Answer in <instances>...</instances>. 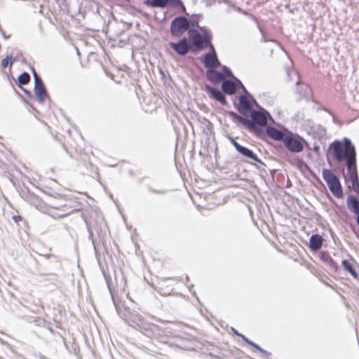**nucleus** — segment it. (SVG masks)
Returning <instances> with one entry per match:
<instances>
[{
  "label": "nucleus",
  "mask_w": 359,
  "mask_h": 359,
  "mask_svg": "<svg viewBox=\"0 0 359 359\" xmlns=\"http://www.w3.org/2000/svg\"><path fill=\"white\" fill-rule=\"evenodd\" d=\"M81 216L86 224L89 238L92 241L95 252L97 255L105 245L107 224L102 216L93 210L90 215L88 214L87 210H84Z\"/></svg>",
  "instance_id": "1"
},
{
  "label": "nucleus",
  "mask_w": 359,
  "mask_h": 359,
  "mask_svg": "<svg viewBox=\"0 0 359 359\" xmlns=\"http://www.w3.org/2000/svg\"><path fill=\"white\" fill-rule=\"evenodd\" d=\"M229 115L257 137H260L264 135L263 127H266L267 118L269 115L264 109L252 110L249 115L250 119L248 117H243L234 111H229Z\"/></svg>",
  "instance_id": "2"
},
{
  "label": "nucleus",
  "mask_w": 359,
  "mask_h": 359,
  "mask_svg": "<svg viewBox=\"0 0 359 359\" xmlns=\"http://www.w3.org/2000/svg\"><path fill=\"white\" fill-rule=\"evenodd\" d=\"M153 340L159 343L168 344L176 349L191 350L193 348L194 337L188 333L174 334L169 329L159 328V332L155 335Z\"/></svg>",
  "instance_id": "3"
},
{
  "label": "nucleus",
  "mask_w": 359,
  "mask_h": 359,
  "mask_svg": "<svg viewBox=\"0 0 359 359\" xmlns=\"http://www.w3.org/2000/svg\"><path fill=\"white\" fill-rule=\"evenodd\" d=\"M153 340L159 343L168 344L176 349L191 350L193 348L194 337L188 333L174 334L169 329L159 328V332L155 335Z\"/></svg>",
  "instance_id": "4"
},
{
  "label": "nucleus",
  "mask_w": 359,
  "mask_h": 359,
  "mask_svg": "<svg viewBox=\"0 0 359 359\" xmlns=\"http://www.w3.org/2000/svg\"><path fill=\"white\" fill-rule=\"evenodd\" d=\"M212 31L206 27H200V31L197 29L189 30V40L192 50H201L212 47Z\"/></svg>",
  "instance_id": "5"
},
{
  "label": "nucleus",
  "mask_w": 359,
  "mask_h": 359,
  "mask_svg": "<svg viewBox=\"0 0 359 359\" xmlns=\"http://www.w3.org/2000/svg\"><path fill=\"white\" fill-rule=\"evenodd\" d=\"M130 325L138 329L143 334L153 339L159 332L160 326L147 322L144 318L136 311H129L126 316Z\"/></svg>",
  "instance_id": "6"
},
{
  "label": "nucleus",
  "mask_w": 359,
  "mask_h": 359,
  "mask_svg": "<svg viewBox=\"0 0 359 359\" xmlns=\"http://www.w3.org/2000/svg\"><path fill=\"white\" fill-rule=\"evenodd\" d=\"M322 175L332 194L338 198H341L344 196L343 189L338 177L329 169H323Z\"/></svg>",
  "instance_id": "7"
},
{
  "label": "nucleus",
  "mask_w": 359,
  "mask_h": 359,
  "mask_svg": "<svg viewBox=\"0 0 359 359\" xmlns=\"http://www.w3.org/2000/svg\"><path fill=\"white\" fill-rule=\"evenodd\" d=\"M79 210V209L72 208V207L67 203L55 204L49 205L47 208H43V211H45L48 215L55 219L63 218Z\"/></svg>",
  "instance_id": "8"
},
{
  "label": "nucleus",
  "mask_w": 359,
  "mask_h": 359,
  "mask_svg": "<svg viewBox=\"0 0 359 359\" xmlns=\"http://www.w3.org/2000/svg\"><path fill=\"white\" fill-rule=\"evenodd\" d=\"M190 29L188 18L183 15L175 17L170 23V31L173 37H180L187 31H188V34H189Z\"/></svg>",
  "instance_id": "9"
},
{
  "label": "nucleus",
  "mask_w": 359,
  "mask_h": 359,
  "mask_svg": "<svg viewBox=\"0 0 359 359\" xmlns=\"http://www.w3.org/2000/svg\"><path fill=\"white\" fill-rule=\"evenodd\" d=\"M287 78L289 81H292L294 78L297 79L295 82L297 86V93L301 97L309 98L311 95V88L300 81L299 73L294 69L287 70Z\"/></svg>",
  "instance_id": "10"
},
{
  "label": "nucleus",
  "mask_w": 359,
  "mask_h": 359,
  "mask_svg": "<svg viewBox=\"0 0 359 359\" xmlns=\"http://www.w3.org/2000/svg\"><path fill=\"white\" fill-rule=\"evenodd\" d=\"M283 142L290 151L299 153L304 149V142L305 141L299 136H292V134H290L286 135Z\"/></svg>",
  "instance_id": "11"
},
{
  "label": "nucleus",
  "mask_w": 359,
  "mask_h": 359,
  "mask_svg": "<svg viewBox=\"0 0 359 359\" xmlns=\"http://www.w3.org/2000/svg\"><path fill=\"white\" fill-rule=\"evenodd\" d=\"M170 47L179 55L184 56L192 50L189 38L183 37L178 42H170Z\"/></svg>",
  "instance_id": "12"
},
{
  "label": "nucleus",
  "mask_w": 359,
  "mask_h": 359,
  "mask_svg": "<svg viewBox=\"0 0 359 359\" xmlns=\"http://www.w3.org/2000/svg\"><path fill=\"white\" fill-rule=\"evenodd\" d=\"M144 4L151 8H164L168 6L174 8L180 6L185 8L181 0H144Z\"/></svg>",
  "instance_id": "13"
},
{
  "label": "nucleus",
  "mask_w": 359,
  "mask_h": 359,
  "mask_svg": "<svg viewBox=\"0 0 359 359\" xmlns=\"http://www.w3.org/2000/svg\"><path fill=\"white\" fill-rule=\"evenodd\" d=\"M210 51L204 55L203 64L208 69H215L221 65L214 46L209 48Z\"/></svg>",
  "instance_id": "14"
},
{
  "label": "nucleus",
  "mask_w": 359,
  "mask_h": 359,
  "mask_svg": "<svg viewBox=\"0 0 359 359\" xmlns=\"http://www.w3.org/2000/svg\"><path fill=\"white\" fill-rule=\"evenodd\" d=\"M20 195L22 198L30 205L34 206L36 209L41 211H43V208L45 205L38 196L29 192V191H22Z\"/></svg>",
  "instance_id": "15"
},
{
  "label": "nucleus",
  "mask_w": 359,
  "mask_h": 359,
  "mask_svg": "<svg viewBox=\"0 0 359 359\" xmlns=\"http://www.w3.org/2000/svg\"><path fill=\"white\" fill-rule=\"evenodd\" d=\"M237 110L243 116V117H248L250 113L254 110L251 102L245 95L239 96V103L237 105Z\"/></svg>",
  "instance_id": "16"
},
{
  "label": "nucleus",
  "mask_w": 359,
  "mask_h": 359,
  "mask_svg": "<svg viewBox=\"0 0 359 359\" xmlns=\"http://www.w3.org/2000/svg\"><path fill=\"white\" fill-rule=\"evenodd\" d=\"M331 147L333 150V156L337 162H342L346 161V165H347L348 154L346 151L343 147V144L339 141H334L331 144Z\"/></svg>",
  "instance_id": "17"
},
{
  "label": "nucleus",
  "mask_w": 359,
  "mask_h": 359,
  "mask_svg": "<svg viewBox=\"0 0 359 359\" xmlns=\"http://www.w3.org/2000/svg\"><path fill=\"white\" fill-rule=\"evenodd\" d=\"M343 147L346 151V154H348L347 167H349L351 164L356 163V151L351 140L345 137Z\"/></svg>",
  "instance_id": "18"
},
{
  "label": "nucleus",
  "mask_w": 359,
  "mask_h": 359,
  "mask_svg": "<svg viewBox=\"0 0 359 359\" xmlns=\"http://www.w3.org/2000/svg\"><path fill=\"white\" fill-rule=\"evenodd\" d=\"M353 191L359 194V179L356 163L347 167Z\"/></svg>",
  "instance_id": "19"
},
{
  "label": "nucleus",
  "mask_w": 359,
  "mask_h": 359,
  "mask_svg": "<svg viewBox=\"0 0 359 359\" xmlns=\"http://www.w3.org/2000/svg\"><path fill=\"white\" fill-rule=\"evenodd\" d=\"M264 134H266L269 137L273 139L274 140L282 142L287 135L283 131L271 126H267L266 127V131L264 132Z\"/></svg>",
  "instance_id": "20"
},
{
  "label": "nucleus",
  "mask_w": 359,
  "mask_h": 359,
  "mask_svg": "<svg viewBox=\"0 0 359 359\" xmlns=\"http://www.w3.org/2000/svg\"><path fill=\"white\" fill-rule=\"evenodd\" d=\"M237 152L245 158L251 159L255 162L264 165L263 162L258 158L257 155L255 153H254L252 150L242 145L241 147H238Z\"/></svg>",
  "instance_id": "21"
},
{
  "label": "nucleus",
  "mask_w": 359,
  "mask_h": 359,
  "mask_svg": "<svg viewBox=\"0 0 359 359\" xmlns=\"http://www.w3.org/2000/svg\"><path fill=\"white\" fill-rule=\"evenodd\" d=\"M205 88L211 94L212 97L217 101L219 102L222 105L227 104V101L224 95V92L210 86L206 85Z\"/></svg>",
  "instance_id": "22"
},
{
  "label": "nucleus",
  "mask_w": 359,
  "mask_h": 359,
  "mask_svg": "<svg viewBox=\"0 0 359 359\" xmlns=\"http://www.w3.org/2000/svg\"><path fill=\"white\" fill-rule=\"evenodd\" d=\"M323 238L320 235H312L309 239V248L313 252L318 251L323 245Z\"/></svg>",
  "instance_id": "23"
},
{
  "label": "nucleus",
  "mask_w": 359,
  "mask_h": 359,
  "mask_svg": "<svg viewBox=\"0 0 359 359\" xmlns=\"http://www.w3.org/2000/svg\"><path fill=\"white\" fill-rule=\"evenodd\" d=\"M206 77L212 83H217L224 80V74L215 69H208L206 71Z\"/></svg>",
  "instance_id": "24"
},
{
  "label": "nucleus",
  "mask_w": 359,
  "mask_h": 359,
  "mask_svg": "<svg viewBox=\"0 0 359 359\" xmlns=\"http://www.w3.org/2000/svg\"><path fill=\"white\" fill-rule=\"evenodd\" d=\"M222 90L224 93L233 95L237 90L236 84L231 80H223Z\"/></svg>",
  "instance_id": "25"
},
{
  "label": "nucleus",
  "mask_w": 359,
  "mask_h": 359,
  "mask_svg": "<svg viewBox=\"0 0 359 359\" xmlns=\"http://www.w3.org/2000/svg\"><path fill=\"white\" fill-rule=\"evenodd\" d=\"M34 93L40 103H43L46 99L50 100L44 85L34 87Z\"/></svg>",
  "instance_id": "26"
},
{
  "label": "nucleus",
  "mask_w": 359,
  "mask_h": 359,
  "mask_svg": "<svg viewBox=\"0 0 359 359\" xmlns=\"http://www.w3.org/2000/svg\"><path fill=\"white\" fill-rule=\"evenodd\" d=\"M319 257L322 261H323L325 264H327L332 269L335 271L337 270L339 266L337 262H335L331 256L326 252H320L319 254Z\"/></svg>",
  "instance_id": "27"
},
{
  "label": "nucleus",
  "mask_w": 359,
  "mask_h": 359,
  "mask_svg": "<svg viewBox=\"0 0 359 359\" xmlns=\"http://www.w3.org/2000/svg\"><path fill=\"white\" fill-rule=\"evenodd\" d=\"M203 18L202 14H194L191 15L190 19H188V24L189 29L198 28L200 30L199 25L200 20Z\"/></svg>",
  "instance_id": "28"
},
{
  "label": "nucleus",
  "mask_w": 359,
  "mask_h": 359,
  "mask_svg": "<svg viewBox=\"0 0 359 359\" xmlns=\"http://www.w3.org/2000/svg\"><path fill=\"white\" fill-rule=\"evenodd\" d=\"M347 205L355 213L359 211V203L356 197L349 195L347 198Z\"/></svg>",
  "instance_id": "29"
},
{
  "label": "nucleus",
  "mask_w": 359,
  "mask_h": 359,
  "mask_svg": "<svg viewBox=\"0 0 359 359\" xmlns=\"http://www.w3.org/2000/svg\"><path fill=\"white\" fill-rule=\"evenodd\" d=\"M341 264H342L344 269L347 272H348L354 278H355V279L358 278V273H357L356 271L355 270L353 266L352 265V264L350 263L349 261H348L346 259H344L341 262Z\"/></svg>",
  "instance_id": "30"
},
{
  "label": "nucleus",
  "mask_w": 359,
  "mask_h": 359,
  "mask_svg": "<svg viewBox=\"0 0 359 359\" xmlns=\"http://www.w3.org/2000/svg\"><path fill=\"white\" fill-rule=\"evenodd\" d=\"M30 75L27 72H24L18 78V86L20 87L21 86L27 85L30 81Z\"/></svg>",
  "instance_id": "31"
},
{
  "label": "nucleus",
  "mask_w": 359,
  "mask_h": 359,
  "mask_svg": "<svg viewBox=\"0 0 359 359\" xmlns=\"http://www.w3.org/2000/svg\"><path fill=\"white\" fill-rule=\"evenodd\" d=\"M13 63V60H12V56L8 55L4 59L1 60V65L3 68H6L7 67H11Z\"/></svg>",
  "instance_id": "32"
},
{
  "label": "nucleus",
  "mask_w": 359,
  "mask_h": 359,
  "mask_svg": "<svg viewBox=\"0 0 359 359\" xmlns=\"http://www.w3.org/2000/svg\"><path fill=\"white\" fill-rule=\"evenodd\" d=\"M34 80V87H37L39 86H43V82L41 78L39 76V74L36 72L34 68H32Z\"/></svg>",
  "instance_id": "33"
},
{
  "label": "nucleus",
  "mask_w": 359,
  "mask_h": 359,
  "mask_svg": "<svg viewBox=\"0 0 359 359\" xmlns=\"http://www.w3.org/2000/svg\"><path fill=\"white\" fill-rule=\"evenodd\" d=\"M10 56H12V60L16 61L19 60L20 57H22V53H20L18 49H13L11 51V55H9Z\"/></svg>",
  "instance_id": "34"
},
{
  "label": "nucleus",
  "mask_w": 359,
  "mask_h": 359,
  "mask_svg": "<svg viewBox=\"0 0 359 359\" xmlns=\"http://www.w3.org/2000/svg\"><path fill=\"white\" fill-rule=\"evenodd\" d=\"M249 345H250L251 346L254 347L255 348H256L257 350H258L259 352L262 353L265 355H270L269 352H268L267 351L263 349L258 344H255L253 341H251Z\"/></svg>",
  "instance_id": "35"
},
{
  "label": "nucleus",
  "mask_w": 359,
  "mask_h": 359,
  "mask_svg": "<svg viewBox=\"0 0 359 359\" xmlns=\"http://www.w3.org/2000/svg\"><path fill=\"white\" fill-rule=\"evenodd\" d=\"M249 345H250L251 346L254 347L255 348H256L257 350H258L259 352L262 353L265 355H270L269 352H268L267 351L263 349L258 344H255L253 341H251Z\"/></svg>",
  "instance_id": "36"
},
{
  "label": "nucleus",
  "mask_w": 359,
  "mask_h": 359,
  "mask_svg": "<svg viewBox=\"0 0 359 359\" xmlns=\"http://www.w3.org/2000/svg\"><path fill=\"white\" fill-rule=\"evenodd\" d=\"M259 29L260 33L262 34V41L264 42L273 41L276 42V40L269 38L266 34L264 33L263 29L261 27H259Z\"/></svg>",
  "instance_id": "37"
},
{
  "label": "nucleus",
  "mask_w": 359,
  "mask_h": 359,
  "mask_svg": "<svg viewBox=\"0 0 359 359\" xmlns=\"http://www.w3.org/2000/svg\"><path fill=\"white\" fill-rule=\"evenodd\" d=\"M222 74H224V78L225 76L231 77L233 76L231 69L226 66H222Z\"/></svg>",
  "instance_id": "38"
},
{
  "label": "nucleus",
  "mask_w": 359,
  "mask_h": 359,
  "mask_svg": "<svg viewBox=\"0 0 359 359\" xmlns=\"http://www.w3.org/2000/svg\"><path fill=\"white\" fill-rule=\"evenodd\" d=\"M228 139L230 140L231 143L234 146L236 150L237 151L238 149V147H241V145L238 143L234 137H231V136H228Z\"/></svg>",
  "instance_id": "39"
},
{
  "label": "nucleus",
  "mask_w": 359,
  "mask_h": 359,
  "mask_svg": "<svg viewBox=\"0 0 359 359\" xmlns=\"http://www.w3.org/2000/svg\"><path fill=\"white\" fill-rule=\"evenodd\" d=\"M149 190L151 192V193H154V194H165L167 193V191L165 190V189H161V190H156L155 189H153L151 187H149Z\"/></svg>",
  "instance_id": "40"
},
{
  "label": "nucleus",
  "mask_w": 359,
  "mask_h": 359,
  "mask_svg": "<svg viewBox=\"0 0 359 359\" xmlns=\"http://www.w3.org/2000/svg\"><path fill=\"white\" fill-rule=\"evenodd\" d=\"M111 294L112 300H113L114 304V305H115V307H116V311L119 313V312H120V311H119V310H120V307H119V306L116 304V300H115V299H114V294H113V293H112L111 292Z\"/></svg>",
  "instance_id": "41"
},
{
  "label": "nucleus",
  "mask_w": 359,
  "mask_h": 359,
  "mask_svg": "<svg viewBox=\"0 0 359 359\" xmlns=\"http://www.w3.org/2000/svg\"><path fill=\"white\" fill-rule=\"evenodd\" d=\"M239 337H241L242 338V339L245 342L247 343L248 344H250V343L252 341H250L248 337H246L245 335L243 334H239Z\"/></svg>",
  "instance_id": "42"
},
{
  "label": "nucleus",
  "mask_w": 359,
  "mask_h": 359,
  "mask_svg": "<svg viewBox=\"0 0 359 359\" xmlns=\"http://www.w3.org/2000/svg\"><path fill=\"white\" fill-rule=\"evenodd\" d=\"M25 93L27 95V97H29V98H32V93L29 91V90H25V89H23Z\"/></svg>",
  "instance_id": "43"
},
{
  "label": "nucleus",
  "mask_w": 359,
  "mask_h": 359,
  "mask_svg": "<svg viewBox=\"0 0 359 359\" xmlns=\"http://www.w3.org/2000/svg\"><path fill=\"white\" fill-rule=\"evenodd\" d=\"M237 11L240 12V13H242L243 14H247V13L245 11H243L241 8L239 7H236L235 8Z\"/></svg>",
  "instance_id": "44"
},
{
  "label": "nucleus",
  "mask_w": 359,
  "mask_h": 359,
  "mask_svg": "<svg viewBox=\"0 0 359 359\" xmlns=\"http://www.w3.org/2000/svg\"><path fill=\"white\" fill-rule=\"evenodd\" d=\"M13 219L17 222L18 220H21L22 219V217L21 216H13Z\"/></svg>",
  "instance_id": "45"
},
{
  "label": "nucleus",
  "mask_w": 359,
  "mask_h": 359,
  "mask_svg": "<svg viewBox=\"0 0 359 359\" xmlns=\"http://www.w3.org/2000/svg\"><path fill=\"white\" fill-rule=\"evenodd\" d=\"M231 330L233 331V332L236 334L237 336H239V334H241V333H239L236 329H234L233 327H231Z\"/></svg>",
  "instance_id": "46"
},
{
  "label": "nucleus",
  "mask_w": 359,
  "mask_h": 359,
  "mask_svg": "<svg viewBox=\"0 0 359 359\" xmlns=\"http://www.w3.org/2000/svg\"><path fill=\"white\" fill-rule=\"evenodd\" d=\"M357 214V223L359 226V211L355 212Z\"/></svg>",
  "instance_id": "47"
},
{
  "label": "nucleus",
  "mask_w": 359,
  "mask_h": 359,
  "mask_svg": "<svg viewBox=\"0 0 359 359\" xmlns=\"http://www.w3.org/2000/svg\"><path fill=\"white\" fill-rule=\"evenodd\" d=\"M3 36L4 39H7L9 38V36H7L5 33H3Z\"/></svg>",
  "instance_id": "48"
},
{
  "label": "nucleus",
  "mask_w": 359,
  "mask_h": 359,
  "mask_svg": "<svg viewBox=\"0 0 359 359\" xmlns=\"http://www.w3.org/2000/svg\"><path fill=\"white\" fill-rule=\"evenodd\" d=\"M242 88H243V91H244L245 93H248V91H247V90L245 89V88L244 87V86H243V85H242Z\"/></svg>",
  "instance_id": "49"
},
{
  "label": "nucleus",
  "mask_w": 359,
  "mask_h": 359,
  "mask_svg": "<svg viewBox=\"0 0 359 359\" xmlns=\"http://www.w3.org/2000/svg\"><path fill=\"white\" fill-rule=\"evenodd\" d=\"M107 285H108V287H109V290L111 291L110 285L108 282H107Z\"/></svg>",
  "instance_id": "50"
},
{
  "label": "nucleus",
  "mask_w": 359,
  "mask_h": 359,
  "mask_svg": "<svg viewBox=\"0 0 359 359\" xmlns=\"http://www.w3.org/2000/svg\"><path fill=\"white\" fill-rule=\"evenodd\" d=\"M193 287V285H191V286L189 287V291H191V289Z\"/></svg>",
  "instance_id": "51"
},
{
  "label": "nucleus",
  "mask_w": 359,
  "mask_h": 359,
  "mask_svg": "<svg viewBox=\"0 0 359 359\" xmlns=\"http://www.w3.org/2000/svg\"><path fill=\"white\" fill-rule=\"evenodd\" d=\"M190 292H191V293H192L193 295H195V292H193L191 290Z\"/></svg>",
  "instance_id": "52"
},
{
  "label": "nucleus",
  "mask_w": 359,
  "mask_h": 359,
  "mask_svg": "<svg viewBox=\"0 0 359 359\" xmlns=\"http://www.w3.org/2000/svg\"><path fill=\"white\" fill-rule=\"evenodd\" d=\"M190 292H191V293H192L193 295H195V292H193L191 290Z\"/></svg>",
  "instance_id": "53"
},
{
  "label": "nucleus",
  "mask_w": 359,
  "mask_h": 359,
  "mask_svg": "<svg viewBox=\"0 0 359 359\" xmlns=\"http://www.w3.org/2000/svg\"><path fill=\"white\" fill-rule=\"evenodd\" d=\"M238 83H241V86L243 85L241 81H238Z\"/></svg>",
  "instance_id": "54"
},
{
  "label": "nucleus",
  "mask_w": 359,
  "mask_h": 359,
  "mask_svg": "<svg viewBox=\"0 0 359 359\" xmlns=\"http://www.w3.org/2000/svg\"><path fill=\"white\" fill-rule=\"evenodd\" d=\"M238 83H241V86L243 85L241 81H238Z\"/></svg>",
  "instance_id": "55"
}]
</instances>
